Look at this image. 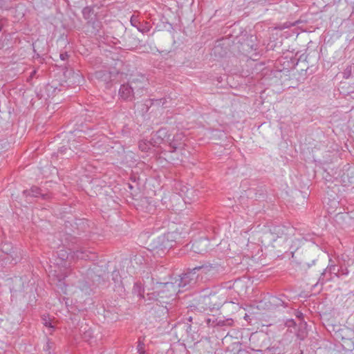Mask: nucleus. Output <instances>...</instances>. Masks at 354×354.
<instances>
[{
  "label": "nucleus",
  "instance_id": "c756f323",
  "mask_svg": "<svg viewBox=\"0 0 354 354\" xmlns=\"http://www.w3.org/2000/svg\"><path fill=\"white\" fill-rule=\"evenodd\" d=\"M59 58L61 59V60L65 61L68 58V55L66 52L62 53L59 54Z\"/></svg>",
  "mask_w": 354,
  "mask_h": 354
},
{
  "label": "nucleus",
  "instance_id": "cd10ccee",
  "mask_svg": "<svg viewBox=\"0 0 354 354\" xmlns=\"http://www.w3.org/2000/svg\"><path fill=\"white\" fill-rule=\"evenodd\" d=\"M81 288L82 290L84 291L86 294H91V289L86 284L83 285V286Z\"/></svg>",
  "mask_w": 354,
  "mask_h": 354
},
{
  "label": "nucleus",
  "instance_id": "aec40b11",
  "mask_svg": "<svg viewBox=\"0 0 354 354\" xmlns=\"http://www.w3.org/2000/svg\"><path fill=\"white\" fill-rule=\"evenodd\" d=\"M183 326V328L185 329V330H186L187 337H190L192 338V339L193 340L194 339V335H193V333H194V330H192V326L189 324H184Z\"/></svg>",
  "mask_w": 354,
  "mask_h": 354
},
{
  "label": "nucleus",
  "instance_id": "b1692460",
  "mask_svg": "<svg viewBox=\"0 0 354 354\" xmlns=\"http://www.w3.org/2000/svg\"><path fill=\"white\" fill-rule=\"evenodd\" d=\"M42 319H43V324L45 326L48 327V328H54L49 319H48L46 317H43Z\"/></svg>",
  "mask_w": 354,
  "mask_h": 354
},
{
  "label": "nucleus",
  "instance_id": "f257e3e1",
  "mask_svg": "<svg viewBox=\"0 0 354 354\" xmlns=\"http://www.w3.org/2000/svg\"><path fill=\"white\" fill-rule=\"evenodd\" d=\"M151 281L155 283V286L152 288L153 292L147 294V299L143 296L145 301H158L160 304L171 306V301L176 299V295L180 291L173 279L171 278L170 281L167 282H154V279L151 277Z\"/></svg>",
  "mask_w": 354,
  "mask_h": 354
},
{
  "label": "nucleus",
  "instance_id": "1a4fd4ad",
  "mask_svg": "<svg viewBox=\"0 0 354 354\" xmlns=\"http://www.w3.org/2000/svg\"><path fill=\"white\" fill-rule=\"evenodd\" d=\"M329 262L330 263L328 266V267L322 273V275L319 278V281H324V277L325 276L327 272H328L330 275L334 274L335 276L339 277L340 269H339V266L334 264L333 261L331 259H330ZM322 283H324V281H322Z\"/></svg>",
  "mask_w": 354,
  "mask_h": 354
},
{
  "label": "nucleus",
  "instance_id": "9d476101",
  "mask_svg": "<svg viewBox=\"0 0 354 354\" xmlns=\"http://www.w3.org/2000/svg\"><path fill=\"white\" fill-rule=\"evenodd\" d=\"M131 88H133V95L135 99L138 98L144 95L145 91V86L142 82L131 81L130 82Z\"/></svg>",
  "mask_w": 354,
  "mask_h": 354
},
{
  "label": "nucleus",
  "instance_id": "473e14b6",
  "mask_svg": "<svg viewBox=\"0 0 354 354\" xmlns=\"http://www.w3.org/2000/svg\"><path fill=\"white\" fill-rule=\"evenodd\" d=\"M188 320H189V322H192V317H189L188 318Z\"/></svg>",
  "mask_w": 354,
  "mask_h": 354
},
{
  "label": "nucleus",
  "instance_id": "72a5a7b5",
  "mask_svg": "<svg viewBox=\"0 0 354 354\" xmlns=\"http://www.w3.org/2000/svg\"><path fill=\"white\" fill-rule=\"evenodd\" d=\"M129 187L130 189L132 188V186L130 184H129Z\"/></svg>",
  "mask_w": 354,
  "mask_h": 354
},
{
  "label": "nucleus",
  "instance_id": "7ed1b4c3",
  "mask_svg": "<svg viewBox=\"0 0 354 354\" xmlns=\"http://www.w3.org/2000/svg\"><path fill=\"white\" fill-rule=\"evenodd\" d=\"M171 135L169 134L168 130L166 128H161L156 131L154 138H153L155 144L160 145L165 141L169 142V152H175L177 149L180 147V144H176V141L180 140L183 137L182 134H176L172 138H170Z\"/></svg>",
  "mask_w": 354,
  "mask_h": 354
},
{
  "label": "nucleus",
  "instance_id": "2eb2a0df",
  "mask_svg": "<svg viewBox=\"0 0 354 354\" xmlns=\"http://www.w3.org/2000/svg\"><path fill=\"white\" fill-rule=\"evenodd\" d=\"M23 193L26 196L37 197L39 195H41V189L37 187H32L29 190H24Z\"/></svg>",
  "mask_w": 354,
  "mask_h": 354
},
{
  "label": "nucleus",
  "instance_id": "6e6552de",
  "mask_svg": "<svg viewBox=\"0 0 354 354\" xmlns=\"http://www.w3.org/2000/svg\"><path fill=\"white\" fill-rule=\"evenodd\" d=\"M133 91V88H131L130 82L124 84L120 86L119 95L122 100L131 102L135 100Z\"/></svg>",
  "mask_w": 354,
  "mask_h": 354
},
{
  "label": "nucleus",
  "instance_id": "ddd939ff",
  "mask_svg": "<svg viewBox=\"0 0 354 354\" xmlns=\"http://www.w3.org/2000/svg\"><path fill=\"white\" fill-rule=\"evenodd\" d=\"M95 77L108 83L111 81V73L107 71H98L95 73Z\"/></svg>",
  "mask_w": 354,
  "mask_h": 354
},
{
  "label": "nucleus",
  "instance_id": "423d86ee",
  "mask_svg": "<svg viewBox=\"0 0 354 354\" xmlns=\"http://www.w3.org/2000/svg\"><path fill=\"white\" fill-rule=\"evenodd\" d=\"M156 303L153 304L151 308V313L154 315V316L160 319L166 318L169 310L171 308V306H169L167 304H160L158 301H155Z\"/></svg>",
  "mask_w": 354,
  "mask_h": 354
},
{
  "label": "nucleus",
  "instance_id": "bb28decb",
  "mask_svg": "<svg viewBox=\"0 0 354 354\" xmlns=\"http://www.w3.org/2000/svg\"><path fill=\"white\" fill-rule=\"evenodd\" d=\"M130 21H131V25L135 27H137L138 24L139 23L137 17L133 15L131 17Z\"/></svg>",
  "mask_w": 354,
  "mask_h": 354
},
{
  "label": "nucleus",
  "instance_id": "6ab92c4d",
  "mask_svg": "<svg viewBox=\"0 0 354 354\" xmlns=\"http://www.w3.org/2000/svg\"><path fill=\"white\" fill-rule=\"evenodd\" d=\"M54 343L48 340L44 346V351L47 352L48 354H52L54 350Z\"/></svg>",
  "mask_w": 354,
  "mask_h": 354
},
{
  "label": "nucleus",
  "instance_id": "9b49d317",
  "mask_svg": "<svg viewBox=\"0 0 354 354\" xmlns=\"http://www.w3.org/2000/svg\"><path fill=\"white\" fill-rule=\"evenodd\" d=\"M75 256L77 259H85V260H94L95 258V254L92 253L91 252L88 251L86 249L81 248L80 250H77L74 252Z\"/></svg>",
  "mask_w": 354,
  "mask_h": 354
},
{
  "label": "nucleus",
  "instance_id": "f03ea898",
  "mask_svg": "<svg viewBox=\"0 0 354 354\" xmlns=\"http://www.w3.org/2000/svg\"><path fill=\"white\" fill-rule=\"evenodd\" d=\"M212 268V266H201L194 268L193 269H189L186 272L183 273L178 277L172 278L174 281L176 282L177 287L180 288H184L187 290L197 283L198 274L197 271L202 270L203 272L207 273Z\"/></svg>",
  "mask_w": 354,
  "mask_h": 354
},
{
  "label": "nucleus",
  "instance_id": "7c9ffc66",
  "mask_svg": "<svg viewBox=\"0 0 354 354\" xmlns=\"http://www.w3.org/2000/svg\"><path fill=\"white\" fill-rule=\"evenodd\" d=\"M149 277H147V280H149ZM148 282H149L148 281H144L145 285V286H147V283Z\"/></svg>",
  "mask_w": 354,
  "mask_h": 354
},
{
  "label": "nucleus",
  "instance_id": "f8f14e48",
  "mask_svg": "<svg viewBox=\"0 0 354 354\" xmlns=\"http://www.w3.org/2000/svg\"><path fill=\"white\" fill-rule=\"evenodd\" d=\"M205 299L209 301V308L212 309H218L223 304V301H217L218 296L216 294H211L207 297H205Z\"/></svg>",
  "mask_w": 354,
  "mask_h": 354
},
{
  "label": "nucleus",
  "instance_id": "a878e982",
  "mask_svg": "<svg viewBox=\"0 0 354 354\" xmlns=\"http://www.w3.org/2000/svg\"><path fill=\"white\" fill-rule=\"evenodd\" d=\"M8 0H0V9H8Z\"/></svg>",
  "mask_w": 354,
  "mask_h": 354
},
{
  "label": "nucleus",
  "instance_id": "20e7f679",
  "mask_svg": "<svg viewBox=\"0 0 354 354\" xmlns=\"http://www.w3.org/2000/svg\"><path fill=\"white\" fill-rule=\"evenodd\" d=\"M171 237L172 234L169 233L157 237L153 241V250H157L158 252L160 251L162 253H165V251L174 246V241L170 239Z\"/></svg>",
  "mask_w": 354,
  "mask_h": 354
},
{
  "label": "nucleus",
  "instance_id": "4be33fe9",
  "mask_svg": "<svg viewBox=\"0 0 354 354\" xmlns=\"http://www.w3.org/2000/svg\"><path fill=\"white\" fill-rule=\"evenodd\" d=\"M339 277L342 276H347L348 274V270L346 266H339Z\"/></svg>",
  "mask_w": 354,
  "mask_h": 354
},
{
  "label": "nucleus",
  "instance_id": "4468645a",
  "mask_svg": "<svg viewBox=\"0 0 354 354\" xmlns=\"http://www.w3.org/2000/svg\"><path fill=\"white\" fill-rule=\"evenodd\" d=\"M253 350H254V348H253ZM255 351L261 354H279L281 352L279 348L275 346H268L264 350L255 349Z\"/></svg>",
  "mask_w": 354,
  "mask_h": 354
},
{
  "label": "nucleus",
  "instance_id": "dca6fc26",
  "mask_svg": "<svg viewBox=\"0 0 354 354\" xmlns=\"http://www.w3.org/2000/svg\"><path fill=\"white\" fill-rule=\"evenodd\" d=\"M306 323L301 324L298 331L297 332V336L300 340H304L308 335L306 331Z\"/></svg>",
  "mask_w": 354,
  "mask_h": 354
},
{
  "label": "nucleus",
  "instance_id": "0eeeda50",
  "mask_svg": "<svg viewBox=\"0 0 354 354\" xmlns=\"http://www.w3.org/2000/svg\"><path fill=\"white\" fill-rule=\"evenodd\" d=\"M3 252L7 254L6 259L10 261V263L16 264L20 257L17 254V248H13L9 243H5L2 247Z\"/></svg>",
  "mask_w": 354,
  "mask_h": 354
},
{
  "label": "nucleus",
  "instance_id": "393cba45",
  "mask_svg": "<svg viewBox=\"0 0 354 354\" xmlns=\"http://www.w3.org/2000/svg\"><path fill=\"white\" fill-rule=\"evenodd\" d=\"M91 11V8L89 7H86L82 10V14L84 17V18H88L90 12Z\"/></svg>",
  "mask_w": 354,
  "mask_h": 354
},
{
  "label": "nucleus",
  "instance_id": "2f4dec72",
  "mask_svg": "<svg viewBox=\"0 0 354 354\" xmlns=\"http://www.w3.org/2000/svg\"><path fill=\"white\" fill-rule=\"evenodd\" d=\"M218 50V47L216 46L214 48V53H216V52Z\"/></svg>",
  "mask_w": 354,
  "mask_h": 354
},
{
  "label": "nucleus",
  "instance_id": "5701e85b",
  "mask_svg": "<svg viewBox=\"0 0 354 354\" xmlns=\"http://www.w3.org/2000/svg\"><path fill=\"white\" fill-rule=\"evenodd\" d=\"M144 347H145V344L143 342H142L140 340H139L137 348H138V351L140 354L145 353Z\"/></svg>",
  "mask_w": 354,
  "mask_h": 354
},
{
  "label": "nucleus",
  "instance_id": "39448f33",
  "mask_svg": "<svg viewBox=\"0 0 354 354\" xmlns=\"http://www.w3.org/2000/svg\"><path fill=\"white\" fill-rule=\"evenodd\" d=\"M342 338V346L344 350L351 351L354 354V330L344 328L339 330Z\"/></svg>",
  "mask_w": 354,
  "mask_h": 354
},
{
  "label": "nucleus",
  "instance_id": "c85d7f7f",
  "mask_svg": "<svg viewBox=\"0 0 354 354\" xmlns=\"http://www.w3.org/2000/svg\"><path fill=\"white\" fill-rule=\"evenodd\" d=\"M295 322L293 319H288L286 322V326L288 328L295 326Z\"/></svg>",
  "mask_w": 354,
  "mask_h": 354
},
{
  "label": "nucleus",
  "instance_id": "a211bd4d",
  "mask_svg": "<svg viewBox=\"0 0 354 354\" xmlns=\"http://www.w3.org/2000/svg\"><path fill=\"white\" fill-rule=\"evenodd\" d=\"M252 339H257V340H261L262 344L260 345L261 348H263L265 346H266V344H264V342L267 339H268V337L265 334H259V335H253L252 336Z\"/></svg>",
  "mask_w": 354,
  "mask_h": 354
},
{
  "label": "nucleus",
  "instance_id": "412c9836",
  "mask_svg": "<svg viewBox=\"0 0 354 354\" xmlns=\"http://www.w3.org/2000/svg\"><path fill=\"white\" fill-rule=\"evenodd\" d=\"M232 323H233V320L232 319H225V320L220 319V320H216V325L220 326H231V325H232Z\"/></svg>",
  "mask_w": 354,
  "mask_h": 354
},
{
  "label": "nucleus",
  "instance_id": "f3484780",
  "mask_svg": "<svg viewBox=\"0 0 354 354\" xmlns=\"http://www.w3.org/2000/svg\"><path fill=\"white\" fill-rule=\"evenodd\" d=\"M204 243H205V241H195L192 245V248L194 251L198 254H203L204 252H205L207 251L206 249L201 250L199 248V246L203 245Z\"/></svg>",
  "mask_w": 354,
  "mask_h": 354
}]
</instances>
